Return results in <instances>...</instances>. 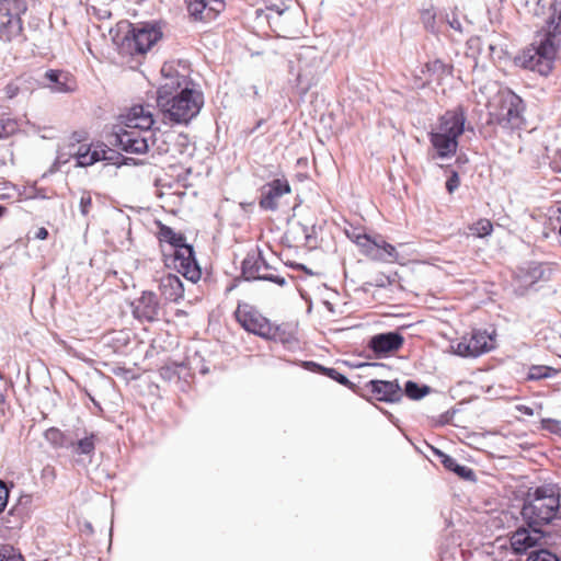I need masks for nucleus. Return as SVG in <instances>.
Listing matches in <instances>:
<instances>
[{
    "instance_id": "obj_1",
    "label": "nucleus",
    "mask_w": 561,
    "mask_h": 561,
    "mask_svg": "<svg viewBox=\"0 0 561 561\" xmlns=\"http://www.w3.org/2000/svg\"><path fill=\"white\" fill-rule=\"evenodd\" d=\"M192 85L187 77L181 75L172 64L162 66L157 106L165 122L187 124L198 115L204 105V95Z\"/></svg>"
},
{
    "instance_id": "obj_2",
    "label": "nucleus",
    "mask_w": 561,
    "mask_h": 561,
    "mask_svg": "<svg viewBox=\"0 0 561 561\" xmlns=\"http://www.w3.org/2000/svg\"><path fill=\"white\" fill-rule=\"evenodd\" d=\"M551 9L552 14L547 21V25L537 35L536 41L515 59L520 67L541 76L550 73L560 47L561 0H554Z\"/></svg>"
},
{
    "instance_id": "obj_3",
    "label": "nucleus",
    "mask_w": 561,
    "mask_h": 561,
    "mask_svg": "<svg viewBox=\"0 0 561 561\" xmlns=\"http://www.w3.org/2000/svg\"><path fill=\"white\" fill-rule=\"evenodd\" d=\"M153 124V114L149 105H134L122 116L121 125L116 126L113 144L127 153H146L150 150Z\"/></svg>"
},
{
    "instance_id": "obj_4",
    "label": "nucleus",
    "mask_w": 561,
    "mask_h": 561,
    "mask_svg": "<svg viewBox=\"0 0 561 561\" xmlns=\"http://www.w3.org/2000/svg\"><path fill=\"white\" fill-rule=\"evenodd\" d=\"M522 516L529 527H540L561 520V489L554 484L529 492L523 504Z\"/></svg>"
},
{
    "instance_id": "obj_5",
    "label": "nucleus",
    "mask_w": 561,
    "mask_h": 561,
    "mask_svg": "<svg viewBox=\"0 0 561 561\" xmlns=\"http://www.w3.org/2000/svg\"><path fill=\"white\" fill-rule=\"evenodd\" d=\"M466 121L467 115L462 106H456L439 116L428 134L435 158L449 159L456 154L458 139L466 129Z\"/></svg>"
},
{
    "instance_id": "obj_6",
    "label": "nucleus",
    "mask_w": 561,
    "mask_h": 561,
    "mask_svg": "<svg viewBox=\"0 0 561 561\" xmlns=\"http://www.w3.org/2000/svg\"><path fill=\"white\" fill-rule=\"evenodd\" d=\"M525 105L520 96L510 89H501L489 104L491 121L504 128H516L523 123Z\"/></svg>"
},
{
    "instance_id": "obj_7",
    "label": "nucleus",
    "mask_w": 561,
    "mask_h": 561,
    "mask_svg": "<svg viewBox=\"0 0 561 561\" xmlns=\"http://www.w3.org/2000/svg\"><path fill=\"white\" fill-rule=\"evenodd\" d=\"M236 318L240 325L248 332L267 340H279L283 343L288 342L282 337L278 327H274L255 308L248 304L239 305L236 310Z\"/></svg>"
},
{
    "instance_id": "obj_8",
    "label": "nucleus",
    "mask_w": 561,
    "mask_h": 561,
    "mask_svg": "<svg viewBox=\"0 0 561 561\" xmlns=\"http://www.w3.org/2000/svg\"><path fill=\"white\" fill-rule=\"evenodd\" d=\"M347 237L359 248L360 252L374 261L392 263L398 261L399 253L381 236H369L356 230L347 231Z\"/></svg>"
},
{
    "instance_id": "obj_9",
    "label": "nucleus",
    "mask_w": 561,
    "mask_h": 561,
    "mask_svg": "<svg viewBox=\"0 0 561 561\" xmlns=\"http://www.w3.org/2000/svg\"><path fill=\"white\" fill-rule=\"evenodd\" d=\"M242 275L248 280H268L282 287L287 284L286 278L276 273V268L266 262L259 249L247 254L242 262Z\"/></svg>"
},
{
    "instance_id": "obj_10",
    "label": "nucleus",
    "mask_w": 561,
    "mask_h": 561,
    "mask_svg": "<svg viewBox=\"0 0 561 561\" xmlns=\"http://www.w3.org/2000/svg\"><path fill=\"white\" fill-rule=\"evenodd\" d=\"M26 8V0H0V37L11 41L21 34Z\"/></svg>"
},
{
    "instance_id": "obj_11",
    "label": "nucleus",
    "mask_w": 561,
    "mask_h": 561,
    "mask_svg": "<svg viewBox=\"0 0 561 561\" xmlns=\"http://www.w3.org/2000/svg\"><path fill=\"white\" fill-rule=\"evenodd\" d=\"M493 337L486 331L476 330L451 343L453 352L461 357H478L494 347Z\"/></svg>"
},
{
    "instance_id": "obj_12",
    "label": "nucleus",
    "mask_w": 561,
    "mask_h": 561,
    "mask_svg": "<svg viewBox=\"0 0 561 561\" xmlns=\"http://www.w3.org/2000/svg\"><path fill=\"white\" fill-rule=\"evenodd\" d=\"M69 156L76 160V167H90L98 161H113L116 152L104 144L96 145H70Z\"/></svg>"
},
{
    "instance_id": "obj_13",
    "label": "nucleus",
    "mask_w": 561,
    "mask_h": 561,
    "mask_svg": "<svg viewBox=\"0 0 561 561\" xmlns=\"http://www.w3.org/2000/svg\"><path fill=\"white\" fill-rule=\"evenodd\" d=\"M160 37L161 32L153 25L138 24L131 27L125 39L128 43V47L135 53L145 54Z\"/></svg>"
},
{
    "instance_id": "obj_14",
    "label": "nucleus",
    "mask_w": 561,
    "mask_h": 561,
    "mask_svg": "<svg viewBox=\"0 0 561 561\" xmlns=\"http://www.w3.org/2000/svg\"><path fill=\"white\" fill-rule=\"evenodd\" d=\"M173 267L186 279L196 283L202 275L192 245H182L171 253Z\"/></svg>"
},
{
    "instance_id": "obj_15",
    "label": "nucleus",
    "mask_w": 561,
    "mask_h": 561,
    "mask_svg": "<svg viewBox=\"0 0 561 561\" xmlns=\"http://www.w3.org/2000/svg\"><path fill=\"white\" fill-rule=\"evenodd\" d=\"M545 536L546 533L538 526H520L511 535V547L515 553L522 554L536 547Z\"/></svg>"
},
{
    "instance_id": "obj_16",
    "label": "nucleus",
    "mask_w": 561,
    "mask_h": 561,
    "mask_svg": "<svg viewBox=\"0 0 561 561\" xmlns=\"http://www.w3.org/2000/svg\"><path fill=\"white\" fill-rule=\"evenodd\" d=\"M131 312L139 321L152 322L158 320L160 304L152 291H144L141 296L131 302Z\"/></svg>"
},
{
    "instance_id": "obj_17",
    "label": "nucleus",
    "mask_w": 561,
    "mask_h": 561,
    "mask_svg": "<svg viewBox=\"0 0 561 561\" xmlns=\"http://www.w3.org/2000/svg\"><path fill=\"white\" fill-rule=\"evenodd\" d=\"M290 185L285 179H275L261 190L260 206L263 209L276 210L282 196L290 193Z\"/></svg>"
},
{
    "instance_id": "obj_18",
    "label": "nucleus",
    "mask_w": 561,
    "mask_h": 561,
    "mask_svg": "<svg viewBox=\"0 0 561 561\" xmlns=\"http://www.w3.org/2000/svg\"><path fill=\"white\" fill-rule=\"evenodd\" d=\"M403 342L404 339L399 332L390 331L371 336L368 346L376 357H381L398 351L403 345Z\"/></svg>"
},
{
    "instance_id": "obj_19",
    "label": "nucleus",
    "mask_w": 561,
    "mask_h": 561,
    "mask_svg": "<svg viewBox=\"0 0 561 561\" xmlns=\"http://www.w3.org/2000/svg\"><path fill=\"white\" fill-rule=\"evenodd\" d=\"M367 387L379 401L398 402L403 396L402 388L397 380H370Z\"/></svg>"
},
{
    "instance_id": "obj_20",
    "label": "nucleus",
    "mask_w": 561,
    "mask_h": 561,
    "mask_svg": "<svg viewBox=\"0 0 561 561\" xmlns=\"http://www.w3.org/2000/svg\"><path fill=\"white\" fill-rule=\"evenodd\" d=\"M47 88L54 93H68L77 88L76 80L72 76L61 70H48L45 72Z\"/></svg>"
},
{
    "instance_id": "obj_21",
    "label": "nucleus",
    "mask_w": 561,
    "mask_h": 561,
    "mask_svg": "<svg viewBox=\"0 0 561 561\" xmlns=\"http://www.w3.org/2000/svg\"><path fill=\"white\" fill-rule=\"evenodd\" d=\"M160 291L161 295L168 301L178 302L184 295L183 283L179 276L173 274H168L163 276L160 280Z\"/></svg>"
},
{
    "instance_id": "obj_22",
    "label": "nucleus",
    "mask_w": 561,
    "mask_h": 561,
    "mask_svg": "<svg viewBox=\"0 0 561 561\" xmlns=\"http://www.w3.org/2000/svg\"><path fill=\"white\" fill-rule=\"evenodd\" d=\"M436 453H437V456L439 457L440 462L447 470L455 472L457 476H459L460 478H462L465 480H468V481L474 480L476 476L471 468H469L467 466L459 465L455 458H453L451 456H449L443 451L437 450Z\"/></svg>"
},
{
    "instance_id": "obj_23",
    "label": "nucleus",
    "mask_w": 561,
    "mask_h": 561,
    "mask_svg": "<svg viewBox=\"0 0 561 561\" xmlns=\"http://www.w3.org/2000/svg\"><path fill=\"white\" fill-rule=\"evenodd\" d=\"M44 436H45V439L54 448L70 449V447H75V440L56 427L48 428L45 432Z\"/></svg>"
},
{
    "instance_id": "obj_24",
    "label": "nucleus",
    "mask_w": 561,
    "mask_h": 561,
    "mask_svg": "<svg viewBox=\"0 0 561 561\" xmlns=\"http://www.w3.org/2000/svg\"><path fill=\"white\" fill-rule=\"evenodd\" d=\"M160 241L167 242L172 247V252L180 249L182 245H188L185 242V237L182 233L175 232L172 228L161 225L159 230Z\"/></svg>"
},
{
    "instance_id": "obj_25",
    "label": "nucleus",
    "mask_w": 561,
    "mask_h": 561,
    "mask_svg": "<svg viewBox=\"0 0 561 561\" xmlns=\"http://www.w3.org/2000/svg\"><path fill=\"white\" fill-rule=\"evenodd\" d=\"M306 366L312 367L316 371H319V373L328 376L329 378L335 380L336 382H339L342 386L348 387L352 385V382L347 379L346 376L342 375L334 368L323 367L314 362H307Z\"/></svg>"
},
{
    "instance_id": "obj_26",
    "label": "nucleus",
    "mask_w": 561,
    "mask_h": 561,
    "mask_svg": "<svg viewBox=\"0 0 561 561\" xmlns=\"http://www.w3.org/2000/svg\"><path fill=\"white\" fill-rule=\"evenodd\" d=\"M558 374V369L547 365H533L527 373V380H541L552 378Z\"/></svg>"
},
{
    "instance_id": "obj_27",
    "label": "nucleus",
    "mask_w": 561,
    "mask_h": 561,
    "mask_svg": "<svg viewBox=\"0 0 561 561\" xmlns=\"http://www.w3.org/2000/svg\"><path fill=\"white\" fill-rule=\"evenodd\" d=\"M171 135H167L164 133H154L149 141L150 150L158 154H164L170 150L169 138Z\"/></svg>"
},
{
    "instance_id": "obj_28",
    "label": "nucleus",
    "mask_w": 561,
    "mask_h": 561,
    "mask_svg": "<svg viewBox=\"0 0 561 561\" xmlns=\"http://www.w3.org/2000/svg\"><path fill=\"white\" fill-rule=\"evenodd\" d=\"M431 392L426 385H419L413 380H408L404 385V394L412 400H420Z\"/></svg>"
},
{
    "instance_id": "obj_29",
    "label": "nucleus",
    "mask_w": 561,
    "mask_h": 561,
    "mask_svg": "<svg viewBox=\"0 0 561 561\" xmlns=\"http://www.w3.org/2000/svg\"><path fill=\"white\" fill-rule=\"evenodd\" d=\"M95 435L93 433L80 438L75 442V447H70L77 455H92L95 449Z\"/></svg>"
},
{
    "instance_id": "obj_30",
    "label": "nucleus",
    "mask_w": 561,
    "mask_h": 561,
    "mask_svg": "<svg viewBox=\"0 0 561 561\" xmlns=\"http://www.w3.org/2000/svg\"><path fill=\"white\" fill-rule=\"evenodd\" d=\"M469 230L471 234L483 238L492 233L493 226L489 219H479L477 222L469 226Z\"/></svg>"
},
{
    "instance_id": "obj_31",
    "label": "nucleus",
    "mask_w": 561,
    "mask_h": 561,
    "mask_svg": "<svg viewBox=\"0 0 561 561\" xmlns=\"http://www.w3.org/2000/svg\"><path fill=\"white\" fill-rule=\"evenodd\" d=\"M28 89L25 87V80L22 78H18L16 80L10 82L4 88V93L7 99H13L19 94H26Z\"/></svg>"
},
{
    "instance_id": "obj_32",
    "label": "nucleus",
    "mask_w": 561,
    "mask_h": 561,
    "mask_svg": "<svg viewBox=\"0 0 561 561\" xmlns=\"http://www.w3.org/2000/svg\"><path fill=\"white\" fill-rule=\"evenodd\" d=\"M543 266L541 264H531L527 268V273L525 275V284L533 285L537 283L539 279L543 278Z\"/></svg>"
},
{
    "instance_id": "obj_33",
    "label": "nucleus",
    "mask_w": 561,
    "mask_h": 561,
    "mask_svg": "<svg viewBox=\"0 0 561 561\" xmlns=\"http://www.w3.org/2000/svg\"><path fill=\"white\" fill-rule=\"evenodd\" d=\"M526 561H560V559L549 550L540 549L531 552Z\"/></svg>"
},
{
    "instance_id": "obj_34",
    "label": "nucleus",
    "mask_w": 561,
    "mask_h": 561,
    "mask_svg": "<svg viewBox=\"0 0 561 561\" xmlns=\"http://www.w3.org/2000/svg\"><path fill=\"white\" fill-rule=\"evenodd\" d=\"M18 130V124L13 119H0V139L7 138Z\"/></svg>"
},
{
    "instance_id": "obj_35",
    "label": "nucleus",
    "mask_w": 561,
    "mask_h": 561,
    "mask_svg": "<svg viewBox=\"0 0 561 561\" xmlns=\"http://www.w3.org/2000/svg\"><path fill=\"white\" fill-rule=\"evenodd\" d=\"M0 561H24L20 553H16L11 546H0Z\"/></svg>"
},
{
    "instance_id": "obj_36",
    "label": "nucleus",
    "mask_w": 561,
    "mask_h": 561,
    "mask_svg": "<svg viewBox=\"0 0 561 561\" xmlns=\"http://www.w3.org/2000/svg\"><path fill=\"white\" fill-rule=\"evenodd\" d=\"M206 9L204 0H187V10L195 19H202V13Z\"/></svg>"
},
{
    "instance_id": "obj_37",
    "label": "nucleus",
    "mask_w": 561,
    "mask_h": 561,
    "mask_svg": "<svg viewBox=\"0 0 561 561\" xmlns=\"http://www.w3.org/2000/svg\"><path fill=\"white\" fill-rule=\"evenodd\" d=\"M92 207V197L89 192H83L80 197L79 209L82 216H88Z\"/></svg>"
},
{
    "instance_id": "obj_38",
    "label": "nucleus",
    "mask_w": 561,
    "mask_h": 561,
    "mask_svg": "<svg viewBox=\"0 0 561 561\" xmlns=\"http://www.w3.org/2000/svg\"><path fill=\"white\" fill-rule=\"evenodd\" d=\"M422 21L427 30L435 31V13L432 10H424L422 12Z\"/></svg>"
},
{
    "instance_id": "obj_39",
    "label": "nucleus",
    "mask_w": 561,
    "mask_h": 561,
    "mask_svg": "<svg viewBox=\"0 0 561 561\" xmlns=\"http://www.w3.org/2000/svg\"><path fill=\"white\" fill-rule=\"evenodd\" d=\"M460 184L459 175L456 171L451 173V175L446 181V190L448 193H454Z\"/></svg>"
},
{
    "instance_id": "obj_40",
    "label": "nucleus",
    "mask_w": 561,
    "mask_h": 561,
    "mask_svg": "<svg viewBox=\"0 0 561 561\" xmlns=\"http://www.w3.org/2000/svg\"><path fill=\"white\" fill-rule=\"evenodd\" d=\"M42 479L45 482H54L56 479V470L53 466L47 465L42 470Z\"/></svg>"
},
{
    "instance_id": "obj_41",
    "label": "nucleus",
    "mask_w": 561,
    "mask_h": 561,
    "mask_svg": "<svg viewBox=\"0 0 561 561\" xmlns=\"http://www.w3.org/2000/svg\"><path fill=\"white\" fill-rule=\"evenodd\" d=\"M9 497V490L3 481L0 480V513L3 512V510L7 506Z\"/></svg>"
},
{
    "instance_id": "obj_42",
    "label": "nucleus",
    "mask_w": 561,
    "mask_h": 561,
    "mask_svg": "<svg viewBox=\"0 0 561 561\" xmlns=\"http://www.w3.org/2000/svg\"><path fill=\"white\" fill-rule=\"evenodd\" d=\"M446 22L453 30H455L459 33L463 32L461 22L454 13L451 15H449V14L446 15Z\"/></svg>"
},
{
    "instance_id": "obj_43",
    "label": "nucleus",
    "mask_w": 561,
    "mask_h": 561,
    "mask_svg": "<svg viewBox=\"0 0 561 561\" xmlns=\"http://www.w3.org/2000/svg\"><path fill=\"white\" fill-rule=\"evenodd\" d=\"M488 49L490 51V56L492 58H501L502 57V54H503V49L499 47V45L496 43H489L488 45Z\"/></svg>"
},
{
    "instance_id": "obj_44",
    "label": "nucleus",
    "mask_w": 561,
    "mask_h": 561,
    "mask_svg": "<svg viewBox=\"0 0 561 561\" xmlns=\"http://www.w3.org/2000/svg\"><path fill=\"white\" fill-rule=\"evenodd\" d=\"M67 149H69V147ZM70 158H73V157L69 156V150H67L66 152L58 151L55 163L59 164V165L65 164L69 161Z\"/></svg>"
},
{
    "instance_id": "obj_45",
    "label": "nucleus",
    "mask_w": 561,
    "mask_h": 561,
    "mask_svg": "<svg viewBox=\"0 0 561 561\" xmlns=\"http://www.w3.org/2000/svg\"><path fill=\"white\" fill-rule=\"evenodd\" d=\"M516 410L527 416L534 415V410L528 405L518 404V405H516Z\"/></svg>"
},
{
    "instance_id": "obj_46",
    "label": "nucleus",
    "mask_w": 561,
    "mask_h": 561,
    "mask_svg": "<svg viewBox=\"0 0 561 561\" xmlns=\"http://www.w3.org/2000/svg\"><path fill=\"white\" fill-rule=\"evenodd\" d=\"M48 237V231L46 228L42 227L39 228L36 233H35V238L36 239H39V240H45L46 238Z\"/></svg>"
},
{
    "instance_id": "obj_47",
    "label": "nucleus",
    "mask_w": 561,
    "mask_h": 561,
    "mask_svg": "<svg viewBox=\"0 0 561 561\" xmlns=\"http://www.w3.org/2000/svg\"><path fill=\"white\" fill-rule=\"evenodd\" d=\"M553 215H557V220L560 222L559 233L561 236V203H558L556 209L552 210Z\"/></svg>"
},
{
    "instance_id": "obj_48",
    "label": "nucleus",
    "mask_w": 561,
    "mask_h": 561,
    "mask_svg": "<svg viewBox=\"0 0 561 561\" xmlns=\"http://www.w3.org/2000/svg\"><path fill=\"white\" fill-rule=\"evenodd\" d=\"M385 279H386L388 283H390L389 277H385V276H383V277H381L380 279H376V285H377V286H385V285H386Z\"/></svg>"
},
{
    "instance_id": "obj_49",
    "label": "nucleus",
    "mask_w": 561,
    "mask_h": 561,
    "mask_svg": "<svg viewBox=\"0 0 561 561\" xmlns=\"http://www.w3.org/2000/svg\"><path fill=\"white\" fill-rule=\"evenodd\" d=\"M297 81H298L299 84L302 83V76L301 75H298Z\"/></svg>"
},
{
    "instance_id": "obj_50",
    "label": "nucleus",
    "mask_w": 561,
    "mask_h": 561,
    "mask_svg": "<svg viewBox=\"0 0 561 561\" xmlns=\"http://www.w3.org/2000/svg\"><path fill=\"white\" fill-rule=\"evenodd\" d=\"M5 211V207L3 206H0V217L2 216V214Z\"/></svg>"
},
{
    "instance_id": "obj_51",
    "label": "nucleus",
    "mask_w": 561,
    "mask_h": 561,
    "mask_svg": "<svg viewBox=\"0 0 561 561\" xmlns=\"http://www.w3.org/2000/svg\"><path fill=\"white\" fill-rule=\"evenodd\" d=\"M215 3H216L218 7H222V2H221V1L215 0Z\"/></svg>"
},
{
    "instance_id": "obj_52",
    "label": "nucleus",
    "mask_w": 561,
    "mask_h": 561,
    "mask_svg": "<svg viewBox=\"0 0 561 561\" xmlns=\"http://www.w3.org/2000/svg\"><path fill=\"white\" fill-rule=\"evenodd\" d=\"M556 525L560 527V536H561V520H559Z\"/></svg>"
},
{
    "instance_id": "obj_53",
    "label": "nucleus",
    "mask_w": 561,
    "mask_h": 561,
    "mask_svg": "<svg viewBox=\"0 0 561 561\" xmlns=\"http://www.w3.org/2000/svg\"><path fill=\"white\" fill-rule=\"evenodd\" d=\"M436 65L442 66V62H440V61H435V66H436Z\"/></svg>"
}]
</instances>
